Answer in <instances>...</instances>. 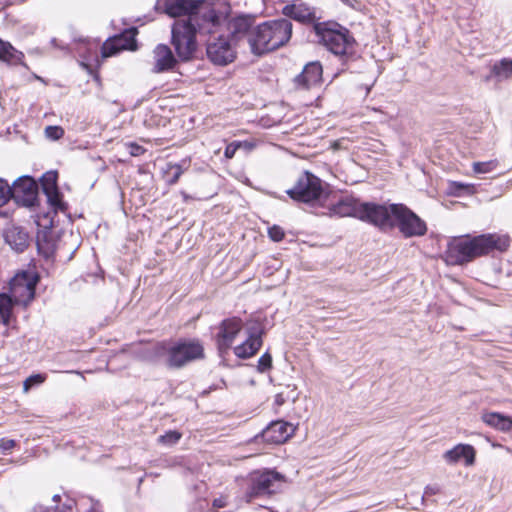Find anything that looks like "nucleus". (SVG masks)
I'll list each match as a JSON object with an SVG mask.
<instances>
[{
    "instance_id": "4468645a",
    "label": "nucleus",
    "mask_w": 512,
    "mask_h": 512,
    "mask_svg": "<svg viewBox=\"0 0 512 512\" xmlns=\"http://www.w3.org/2000/svg\"><path fill=\"white\" fill-rule=\"evenodd\" d=\"M243 327L242 320L237 317L221 322L216 342L220 353H226Z\"/></svg>"
},
{
    "instance_id": "393cba45",
    "label": "nucleus",
    "mask_w": 512,
    "mask_h": 512,
    "mask_svg": "<svg viewBox=\"0 0 512 512\" xmlns=\"http://www.w3.org/2000/svg\"><path fill=\"white\" fill-rule=\"evenodd\" d=\"M482 420L487 425L503 431L510 432L512 431V418L505 416L503 414L497 412H488L482 415Z\"/></svg>"
},
{
    "instance_id": "72a5a7b5",
    "label": "nucleus",
    "mask_w": 512,
    "mask_h": 512,
    "mask_svg": "<svg viewBox=\"0 0 512 512\" xmlns=\"http://www.w3.org/2000/svg\"><path fill=\"white\" fill-rule=\"evenodd\" d=\"M45 135L51 140H59L64 135V129L60 126H47L45 128Z\"/></svg>"
},
{
    "instance_id": "7c9ffc66",
    "label": "nucleus",
    "mask_w": 512,
    "mask_h": 512,
    "mask_svg": "<svg viewBox=\"0 0 512 512\" xmlns=\"http://www.w3.org/2000/svg\"><path fill=\"white\" fill-rule=\"evenodd\" d=\"M11 186L8 182L0 178V208L5 206L12 199Z\"/></svg>"
},
{
    "instance_id": "1a4fd4ad",
    "label": "nucleus",
    "mask_w": 512,
    "mask_h": 512,
    "mask_svg": "<svg viewBox=\"0 0 512 512\" xmlns=\"http://www.w3.org/2000/svg\"><path fill=\"white\" fill-rule=\"evenodd\" d=\"M395 205L362 202L359 220L372 224L383 232L391 231L393 229V207Z\"/></svg>"
},
{
    "instance_id": "cd10ccee",
    "label": "nucleus",
    "mask_w": 512,
    "mask_h": 512,
    "mask_svg": "<svg viewBox=\"0 0 512 512\" xmlns=\"http://www.w3.org/2000/svg\"><path fill=\"white\" fill-rule=\"evenodd\" d=\"M14 302L7 294H0V318L4 324H8Z\"/></svg>"
},
{
    "instance_id": "6ab92c4d",
    "label": "nucleus",
    "mask_w": 512,
    "mask_h": 512,
    "mask_svg": "<svg viewBox=\"0 0 512 512\" xmlns=\"http://www.w3.org/2000/svg\"><path fill=\"white\" fill-rule=\"evenodd\" d=\"M322 72L320 62H310L306 64L303 71L295 77V85L299 88L309 89L321 81Z\"/></svg>"
},
{
    "instance_id": "c85d7f7f",
    "label": "nucleus",
    "mask_w": 512,
    "mask_h": 512,
    "mask_svg": "<svg viewBox=\"0 0 512 512\" xmlns=\"http://www.w3.org/2000/svg\"><path fill=\"white\" fill-rule=\"evenodd\" d=\"M497 165V160H489L485 162H474L472 168L475 174H485L495 170Z\"/></svg>"
},
{
    "instance_id": "f257e3e1",
    "label": "nucleus",
    "mask_w": 512,
    "mask_h": 512,
    "mask_svg": "<svg viewBox=\"0 0 512 512\" xmlns=\"http://www.w3.org/2000/svg\"><path fill=\"white\" fill-rule=\"evenodd\" d=\"M316 7L302 0H294L282 8V14L304 25H313L317 41L330 51L340 62L341 71L352 70L360 59L357 43L351 33L344 28H335L338 24L319 23Z\"/></svg>"
},
{
    "instance_id": "a18cd8bd",
    "label": "nucleus",
    "mask_w": 512,
    "mask_h": 512,
    "mask_svg": "<svg viewBox=\"0 0 512 512\" xmlns=\"http://www.w3.org/2000/svg\"><path fill=\"white\" fill-rule=\"evenodd\" d=\"M53 500L54 501H59L60 500V496L59 495H54Z\"/></svg>"
},
{
    "instance_id": "a878e982",
    "label": "nucleus",
    "mask_w": 512,
    "mask_h": 512,
    "mask_svg": "<svg viewBox=\"0 0 512 512\" xmlns=\"http://www.w3.org/2000/svg\"><path fill=\"white\" fill-rule=\"evenodd\" d=\"M24 54L16 50L9 42L0 39V61L8 64L16 65L21 64Z\"/></svg>"
},
{
    "instance_id": "473e14b6",
    "label": "nucleus",
    "mask_w": 512,
    "mask_h": 512,
    "mask_svg": "<svg viewBox=\"0 0 512 512\" xmlns=\"http://www.w3.org/2000/svg\"><path fill=\"white\" fill-rule=\"evenodd\" d=\"M45 379L46 376L43 374H34L29 376L23 383L24 391H28L31 387L43 383Z\"/></svg>"
},
{
    "instance_id": "b1692460",
    "label": "nucleus",
    "mask_w": 512,
    "mask_h": 512,
    "mask_svg": "<svg viewBox=\"0 0 512 512\" xmlns=\"http://www.w3.org/2000/svg\"><path fill=\"white\" fill-rule=\"evenodd\" d=\"M135 40L131 35H129V38L126 36H116L112 39L106 41L102 46V55L103 57H110L115 55L121 50L125 49H133L132 43Z\"/></svg>"
},
{
    "instance_id": "2f4dec72",
    "label": "nucleus",
    "mask_w": 512,
    "mask_h": 512,
    "mask_svg": "<svg viewBox=\"0 0 512 512\" xmlns=\"http://www.w3.org/2000/svg\"><path fill=\"white\" fill-rule=\"evenodd\" d=\"M272 368V356L269 352L264 353L258 360L257 369L264 373Z\"/></svg>"
},
{
    "instance_id": "58836bf2",
    "label": "nucleus",
    "mask_w": 512,
    "mask_h": 512,
    "mask_svg": "<svg viewBox=\"0 0 512 512\" xmlns=\"http://www.w3.org/2000/svg\"><path fill=\"white\" fill-rule=\"evenodd\" d=\"M440 492V487L436 484L425 487L423 499L428 496L436 495Z\"/></svg>"
},
{
    "instance_id": "37998d69",
    "label": "nucleus",
    "mask_w": 512,
    "mask_h": 512,
    "mask_svg": "<svg viewBox=\"0 0 512 512\" xmlns=\"http://www.w3.org/2000/svg\"><path fill=\"white\" fill-rule=\"evenodd\" d=\"M284 401H285V400H284V398L282 397V395H281V394H278V395L276 396V403H277L278 405H282V404L284 403Z\"/></svg>"
},
{
    "instance_id": "4be33fe9",
    "label": "nucleus",
    "mask_w": 512,
    "mask_h": 512,
    "mask_svg": "<svg viewBox=\"0 0 512 512\" xmlns=\"http://www.w3.org/2000/svg\"><path fill=\"white\" fill-rule=\"evenodd\" d=\"M475 455L476 451L473 446L469 444H458L446 451L443 454V459L450 465L456 464L463 459L466 466H471L475 462Z\"/></svg>"
},
{
    "instance_id": "20e7f679",
    "label": "nucleus",
    "mask_w": 512,
    "mask_h": 512,
    "mask_svg": "<svg viewBox=\"0 0 512 512\" xmlns=\"http://www.w3.org/2000/svg\"><path fill=\"white\" fill-rule=\"evenodd\" d=\"M293 24L287 18L269 20L256 26L249 36L252 53L262 55L286 45L292 37Z\"/></svg>"
},
{
    "instance_id": "4c0bfd02",
    "label": "nucleus",
    "mask_w": 512,
    "mask_h": 512,
    "mask_svg": "<svg viewBox=\"0 0 512 512\" xmlns=\"http://www.w3.org/2000/svg\"><path fill=\"white\" fill-rule=\"evenodd\" d=\"M15 445H16V442L13 439H6V438L0 439V449L2 450V452L4 454H6L11 449H13L15 447Z\"/></svg>"
},
{
    "instance_id": "ddd939ff",
    "label": "nucleus",
    "mask_w": 512,
    "mask_h": 512,
    "mask_svg": "<svg viewBox=\"0 0 512 512\" xmlns=\"http://www.w3.org/2000/svg\"><path fill=\"white\" fill-rule=\"evenodd\" d=\"M12 199L25 207L34 206L38 196V184L30 176H22L11 186Z\"/></svg>"
},
{
    "instance_id": "ea45409f",
    "label": "nucleus",
    "mask_w": 512,
    "mask_h": 512,
    "mask_svg": "<svg viewBox=\"0 0 512 512\" xmlns=\"http://www.w3.org/2000/svg\"><path fill=\"white\" fill-rule=\"evenodd\" d=\"M129 148L132 156H140L145 152V149L136 143H130Z\"/></svg>"
},
{
    "instance_id": "2eb2a0df",
    "label": "nucleus",
    "mask_w": 512,
    "mask_h": 512,
    "mask_svg": "<svg viewBox=\"0 0 512 512\" xmlns=\"http://www.w3.org/2000/svg\"><path fill=\"white\" fill-rule=\"evenodd\" d=\"M203 0H158L157 7L163 8L164 12L171 17L182 15L199 16L196 13Z\"/></svg>"
},
{
    "instance_id": "f3484780",
    "label": "nucleus",
    "mask_w": 512,
    "mask_h": 512,
    "mask_svg": "<svg viewBox=\"0 0 512 512\" xmlns=\"http://www.w3.org/2000/svg\"><path fill=\"white\" fill-rule=\"evenodd\" d=\"M57 179L58 174L56 171H48L43 174L41 178V186L47 197L48 203L54 208V210L64 211L66 209V205L62 201L61 194L58 190Z\"/></svg>"
},
{
    "instance_id": "f8f14e48",
    "label": "nucleus",
    "mask_w": 512,
    "mask_h": 512,
    "mask_svg": "<svg viewBox=\"0 0 512 512\" xmlns=\"http://www.w3.org/2000/svg\"><path fill=\"white\" fill-rule=\"evenodd\" d=\"M235 46L236 44L228 37L219 36L208 41L206 54L213 64L225 66L236 58Z\"/></svg>"
},
{
    "instance_id": "bb28decb",
    "label": "nucleus",
    "mask_w": 512,
    "mask_h": 512,
    "mask_svg": "<svg viewBox=\"0 0 512 512\" xmlns=\"http://www.w3.org/2000/svg\"><path fill=\"white\" fill-rule=\"evenodd\" d=\"M492 72L500 79H508L512 75V60L504 58L495 63L493 65Z\"/></svg>"
},
{
    "instance_id": "0eeeda50",
    "label": "nucleus",
    "mask_w": 512,
    "mask_h": 512,
    "mask_svg": "<svg viewBox=\"0 0 512 512\" xmlns=\"http://www.w3.org/2000/svg\"><path fill=\"white\" fill-rule=\"evenodd\" d=\"M291 199L297 202L314 205L327 197L323 181L309 171L303 172L295 185L287 190Z\"/></svg>"
},
{
    "instance_id": "39448f33",
    "label": "nucleus",
    "mask_w": 512,
    "mask_h": 512,
    "mask_svg": "<svg viewBox=\"0 0 512 512\" xmlns=\"http://www.w3.org/2000/svg\"><path fill=\"white\" fill-rule=\"evenodd\" d=\"M154 354L163 358L164 364L171 369H180L195 360L204 357V348L199 341L181 340L178 342H159Z\"/></svg>"
},
{
    "instance_id": "79ce46f5",
    "label": "nucleus",
    "mask_w": 512,
    "mask_h": 512,
    "mask_svg": "<svg viewBox=\"0 0 512 512\" xmlns=\"http://www.w3.org/2000/svg\"><path fill=\"white\" fill-rule=\"evenodd\" d=\"M454 185H455L458 189H463V190H468V189L472 188V185L464 184V183H454Z\"/></svg>"
},
{
    "instance_id": "412c9836",
    "label": "nucleus",
    "mask_w": 512,
    "mask_h": 512,
    "mask_svg": "<svg viewBox=\"0 0 512 512\" xmlns=\"http://www.w3.org/2000/svg\"><path fill=\"white\" fill-rule=\"evenodd\" d=\"M362 202L353 198L345 197L329 208L330 216L355 217L360 219Z\"/></svg>"
},
{
    "instance_id": "f704fd0d",
    "label": "nucleus",
    "mask_w": 512,
    "mask_h": 512,
    "mask_svg": "<svg viewBox=\"0 0 512 512\" xmlns=\"http://www.w3.org/2000/svg\"><path fill=\"white\" fill-rule=\"evenodd\" d=\"M268 235L274 242H279L283 240L285 233L280 226L274 225L268 229Z\"/></svg>"
},
{
    "instance_id": "5701e85b",
    "label": "nucleus",
    "mask_w": 512,
    "mask_h": 512,
    "mask_svg": "<svg viewBox=\"0 0 512 512\" xmlns=\"http://www.w3.org/2000/svg\"><path fill=\"white\" fill-rule=\"evenodd\" d=\"M5 240L16 252H23L29 244V234L22 227L13 226L5 233Z\"/></svg>"
},
{
    "instance_id": "9b49d317",
    "label": "nucleus",
    "mask_w": 512,
    "mask_h": 512,
    "mask_svg": "<svg viewBox=\"0 0 512 512\" xmlns=\"http://www.w3.org/2000/svg\"><path fill=\"white\" fill-rule=\"evenodd\" d=\"M247 339L234 347V354L241 359H248L254 356L263 344L262 337L265 327L261 320L251 319L246 323Z\"/></svg>"
},
{
    "instance_id": "dca6fc26",
    "label": "nucleus",
    "mask_w": 512,
    "mask_h": 512,
    "mask_svg": "<svg viewBox=\"0 0 512 512\" xmlns=\"http://www.w3.org/2000/svg\"><path fill=\"white\" fill-rule=\"evenodd\" d=\"M255 22V17L251 15H240L235 18H232L228 22V37L234 44L243 39H247L249 43V36L253 34V26Z\"/></svg>"
},
{
    "instance_id": "aec40b11",
    "label": "nucleus",
    "mask_w": 512,
    "mask_h": 512,
    "mask_svg": "<svg viewBox=\"0 0 512 512\" xmlns=\"http://www.w3.org/2000/svg\"><path fill=\"white\" fill-rule=\"evenodd\" d=\"M154 65L152 72L162 73L174 68L177 63L171 49L164 44H159L153 50Z\"/></svg>"
},
{
    "instance_id": "c03bdc74",
    "label": "nucleus",
    "mask_w": 512,
    "mask_h": 512,
    "mask_svg": "<svg viewBox=\"0 0 512 512\" xmlns=\"http://www.w3.org/2000/svg\"><path fill=\"white\" fill-rule=\"evenodd\" d=\"M182 195H183L185 201L190 199V196H188L185 192H182Z\"/></svg>"
},
{
    "instance_id": "c756f323",
    "label": "nucleus",
    "mask_w": 512,
    "mask_h": 512,
    "mask_svg": "<svg viewBox=\"0 0 512 512\" xmlns=\"http://www.w3.org/2000/svg\"><path fill=\"white\" fill-rule=\"evenodd\" d=\"M182 437V434L176 430H170L158 437V443L165 446L175 445Z\"/></svg>"
},
{
    "instance_id": "7ed1b4c3",
    "label": "nucleus",
    "mask_w": 512,
    "mask_h": 512,
    "mask_svg": "<svg viewBox=\"0 0 512 512\" xmlns=\"http://www.w3.org/2000/svg\"><path fill=\"white\" fill-rule=\"evenodd\" d=\"M509 243V237L506 235L488 233L475 237L466 236L465 239H460L449 246L447 261L453 265H462L493 250L505 251Z\"/></svg>"
},
{
    "instance_id": "6e6552de",
    "label": "nucleus",
    "mask_w": 512,
    "mask_h": 512,
    "mask_svg": "<svg viewBox=\"0 0 512 512\" xmlns=\"http://www.w3.org/2000/svg\"><path fill=\"white\" fill-rule=\"evenodd\" d=\"M393 229L398 228L405 238L420 237L426 234L427 225L417 214L403 204L393 207Z\"/></svg>"
},
{
    "instance_id": "f03ea898",
    "label": "nucleus",
    "mask_w": 512,
    "mask_h": 512,
    "mask_svg": "<svg viewBox=\"0 0 512 512\" xmlns=\"http://www.w3.org/2000/svg\"><path fill=\"white\" fill-rule=\"evenodd\" d=\"M219 16L214 10H208L201 17L190 16L179 19L172 26V45L177 56L183 60H190L197 49L196 34L212 33L219 24Z\"/></svg>"
},
{
    "instance_id": "423d86ee",
    "label": "nucleus",
    "mask_w": 512,
    "mask_h": 512,
    "mask_svg": "<svg viewBox=\"0 0 512 512\" xmlns=\"http://www.w3.org/2000/svg\"><path fill=\"white\" fill-rule=\"evenodd\" d=\"M285 483V476L271 469L253 471L248 478V486L243 495L247 503L258 498L270 497L279 493Z\"/></svg>"
},
{
    "instance_id": "a19ab883",
    "label": "nucleus",
    "mask_w": 512,
    "mask_h": 512,
    "mask_svg": "<svg viewBox=\"0 0 512 512\" xmlns=\"http://www.w3.org/2000/svg\"><path fill=\"white\" fill-rule=\"evenodd\" d=\"M226 506V501L223 498H218L213 501V507L222 508Z\"/></svg>"
},
{
    "instance_id": "c9c22d12",
    "label": "nucleus",
    "mask_w": 512,
    "mask_h": 512,
    "mask_svg": "<svg viewBox=\"0 0 512 512\" xmlns=\"http://www.w3.org/2000/svg\"><path fill=\"white\" fill-rule=\"evenodd\" d=\"M185 164L186 163L184 162L183 164H175L172 166L174 173H173V176L169 180L170 185L176 184L178 182L179 178L181 177L184 170L186 169V167L184 166Z\"/></svg>"
},
{
    "instance_id": "e433bc0d",
    "label": "nucleus",
    "mask_w": 512,
    "mask_h": 512,
    "mask_svg": "<svg viewBox=\"0 0 512 512\" xmlns=\"http://www.w3.org/2000/svg\"><path fill=\"white\" fill-rule=\"evenodd\" d=\"M241 146L240 142H232L228 144L225 148L224 155L227 159H232L238 150V148Z\"/></svg>"
},
{
    "instance_id": "9d476101",
    "label": "nucleus",
    "mask_w": 512,
    "mask_h": 512,
    "mask_svg": "<svg viewBox=\"0 0 512 512\" xmlns=\"http://www.w3.org/2000/svg\"><path fill=\"white\" fill-rule=\"evenodd\" d=\"M37 282L35 273L23 271L16 274L10 282V297L14 304L27 306L34 299Z\"/></svg>"
},
{
    "instance_id": "a211bd4d",
    "label": "nucleus",
    "mask_w": 512,
    "mask_h": 512,
    "mask_svg": "<svg viewBox=\"0 0 512 512\" xmlns=\"http://www.w3.org/2000/svg\"><path fill=\"white\" fill-rule=\"evenodd\" d=\"M292 424L283 420L271 422L263 431L262 438L269 444H282L294 433Z\"/></svg>"
}]
</instances>
